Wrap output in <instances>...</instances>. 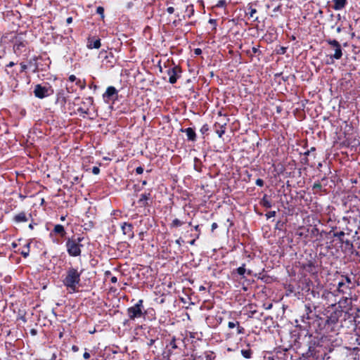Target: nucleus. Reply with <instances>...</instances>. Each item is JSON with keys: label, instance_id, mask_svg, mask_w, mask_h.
Masks as SVG:
<instances>
[{"label": "nucleus", "instance_id": "obj_60", "mask_svg": "<svg viewBox=\"0 0 360 360\" xmlns=\"http://www.w3.org/2000/svg\"><path fill=\"white\" fill-rule=\"evenodd\" d=\"M195 239H193V240H191V241L189 242V243H190L191 245H194V244H195Z\"/></svg>", "mask_w": 360, "mask_h": 360}, {"label": "nucleus", "instance_id": "obj_10", "mask_svg": "<svg viewBox=\"0 0 360 360\" xmlns=\"http://www.w3.org/2000/svg\"><path fill=\"white\" fill-rule=\"evenodd\" d=\"M101 40L89 37L87 39L86 46L89 49H99L101 47Z\"/></svg>", "mask_w": 360, "mask_h": 360}, {"label": "nucleus", "instance_id": "obj_62", "mask_svg": "<svg viewBox=\"0 0 360 360\" xmlns=\"http://www.w3.org/2000/svg\"><path fill=\"white\" fill-rule=\"evenodd\" d=\"M31 333H32V335H36L37 331H36L34 329H32V330H31Z\"/></svg>", "mask_w": 360, "mask_h": 360}, {"label": "nucleus", "instance_id": "obj_55", "mask_svg": "<svg viewBox=\"0 0 360 360\" xmlns=\"http://www.w3.org/2000/svg\"><path fill=\"white\" fill-rule=\"evenodd\" d=\"M218 227L217 226V224L214 222L212 224V231H214V229H216Z\"/></svg>", "mask_w": 360, "mask_h": 360}, {"label": "nucleus", "instance_id": "obj_26", "mask_svg": "<svg viewBox=\"0 0 360 360\" xmlns=\"http://www.w3.org/2000/svg\"><path fill=\"white\" fill-rule=\"evenodd\" d=\"M226 4H227V2L226 0H219V1H218V2L217 3V4L215 5L214 7L224 8L226 6Z\"/></svg>", "mask_w": 360, "mask_h": 360}, {"label": "nucleus", "instance_id": "obj_35", "mask_svg": "<svg viewBox=\"0 0 360 360\" xmlns=\"http://www.w3.org/2000/svg\"><path fill=\"white\" fill-rule=\"evenodd\" d=\"M345 236L344 231H338L334 233V236L338 238H342Z\"/></svg>", "mask_w": 360, "mask_h": 360}, {"label": "nucleus", "instance_id": "obj_34", "mask_svg": "<svg viewBox=\"0 0 360 360\" xmlns=\"http://www.w3.org/2000/svg\"><path fill=\"white\" fill-rule=\"evenodd\" d=\"M322 186L319 182L314 183L313 185V188L317 191L321 190Z\"/></svg>", "mask_w": 360, "mask_h": 360}, {"label": "nucleus", "instance_id": "obj_28", "mask_svg": "<svg viewBox=\"0 0 360 360\" xmlns=\"http://www.w3.org/2000/svg\"><path fill=\"white\" fill-rule=\"evenodd\" d=\"M248 15H249L250 18H253L254 15L257 13V10L252 6L248 7Z\"/></svg>", "mask_w": 360, "mask_h": 360}, {"label": "nucleus", "instance_id": "obj_49", "mask_svg": "<svg viewBox=\"0 0 360 360\" xmlns=\"http://www.w3.org/2000/svg\"><path fill=\"white\" fill-rule=\"evenodd\" d=\"M83 357L85 359H89L90 358V354L87 352H85L83 354Z\"/></svg>", "mask_w": 360, "mask_h": 360}, {"label": "nucleus", "instance_id": "obj_46", "mask_svg": "<svg viewBox=\"0 0 360 360\" xmlns=\"http://www.w3.org/2000/svg\"><path fill=\"white\" fill-rule=\"evenodd\" d=\"M252 51L253 53H255V54L260 53V51L259 50V46H257V47L253 46L252 49Z\"/></svg>", "mask_w": 360, "mask_h": 360}, {"label": "nucleus", "instance_id": "obj_64", "mask_svg": "<svg viewBox=\"0 0 360 360\" xmlns=\"http://www.w3.org/2000/svg\"><path fill=\"white\" fill-rule=\"evenodd\" d=\"M60 220L63 221H65V216H61L60 217Z\"/></svg>", "mask_w": 360, "mask_h": 360}, {"label": "nucleus", "instance_id": "obj_42", "mask_svg": "<svg viewBox=\"0 0 360 360\" xmlns=\"http://www.w3.org/2000/svg\"><path fill=\"white\" fill-rule=\"evenodd\" d=\"M92 173L96 175L100 173V169L98 167H94L92 168Z\"/></svg>", "mask_w": 360, "mask_h": 360}, {"label": "nucleus", "instance_id": "obj_12", "mask_svg": "<svg viewBox=\"0 0 360 360\" xmlns=\"http://www.w3.org/2000/svg\"><path fill=\"white\" fill-rule=\"evenodd\" d=\"M303 269L310 274H314L317 272L316 267L314 262L312 261H308L307 263L302 264Z\"/></svg>", "mask_w": 360, "mask_h": 360}, {"label": "nucleus", "instance_id": "obj_44", "mask_svg": "<svg viewBox=\"0 0 360 360\" xmlns=\"http://www.w3.org/2000/svg\"><path fill=\"white\" fill-rule=\"evenodd\" d=\"M136 172L138 174H141L143 172V168L142 167H136Z\"/></svg>", "mask_w": 360, "mask_h": 360}, {"label": "nucleus", "instance_id": "obj_53", "mask_svg": "<svg viewBox=\"0 0 360 360\" xmlns=\"http://www.w3.org/2000/svg\"><path fill=\"white\" fill-rule=\"evenodd\" d=\"M110 281L112 283H115L117 282V278L116 276H112L111 278H110Z\"/></svg>", "mask_w": 360, "mask_h": 360}, {"label": "nucleus", "instance_id": "obj_40", "mask_svg": "<svg viewBox=\"0 0 360 360\" xmlns=\"http://www.w3.org/2000/svg\"><path fill=\"white\" fill-rule=\"evenodd\" d=\"M255 184L257 186L262 187L264 186V181L262 179H257Z\"/></svg>", "mask_w": 360, "mask_h": 360}, {"label": "nucleus", "instance_id": "obj_45", "mask_svg": "<svg viewBox=\"0 0 360 360\" xmlns=\"http://www.w3.org/2000/svg\"><path fill=\"white\" fill-rule=\"evenodd\" d=\"M189 8H191V9H190V11H189V13H190V14H189V15H188V17L190 18L192 15H193V13H194V9H193V5H191L190 6H188V7H187V9H188Z\"/></svg>", "mask_w": 360, "mask_h": 360}, {"label": "nucleus", "instance_id": "obj_29", "mask_svg": "<svg viewBox=\"0 0 360 360\" xmlns=\"http://www.w3.org/2000/svg\"><path fill=\"white\" fill-rule=\"evenodd\" d=\"M77 111L83 115V117H85V115H87L89 113V108H79L77 109Z\"/></svg>", "mask_w": 360, "mask_h": 360}, {"label": "nucleus", "instance_id": "obj_23", "mask_svg": "<svg viewBox=\"0 0 360 360\" xmlns=\"http://www.w3.org/2000/svg\"><path fill=\"white\" fill-rule=\"evenodd\" d=\"M241 354L245 359H250L252 357V352L251 349H242Z\"/></svg>", "mask_w": 360, "mask_h": 360}, {"label": "nucleus", "instance_id": "obj_25", "mask_svg": "<svg viewBox=\"0 0 360 360\" xmlns=\"http://www.w3.org/2000/svg\"><path fill=\"white\" fill-rule=\"evenodd\" d=\"M245 266V264H243L242 266L236 269V271L240 276H244V274H245L246 269Z\"/></svg>", "mask_w": 360, "mask_h": 360}, {"label": "nucleus", "instance_id": "obj_4", "mask_svg": "<svg viewBox=\"0 0 360 360\" xmlns=\"http://www.w3.org/2000/svg\"><path fill=\"white\" fill-rule=\"evenodd\" d=\"M53 89L49 84L41 85L37 84L34 86V96L40 99L46 98L53 94Z\"/></svg>", "mask_w": 360, "mask_h": 360}, {"label": "nucleus", "instance_id": "obj_7", "mask_svg": "<svg viewBox=\"0 0 360 360\" xmlns=\"http://www.w3.org/2000/svg\"><path fill=\"white\" fill-rule=\"evenodd\" d=\"M181 73V70L178 66L168 68L167 74L169 76V82L172 84H175L178 78L180 77Z\"/></svg>", "mask_w": 360, "mask_h": 360}, {"label": "nucleus", "instance_id": "obj_43", "mask_svg": "<svg viewBox=\"0 0 360 360\" xmlns=\"http://www.w3.org/2000/svg\"><path fill=\"white\" fill-rule=\"evenodd\" d=\"M158 339V338H155V339L152 338V339H150V340H149V341H148V342L147 343L148 346V347L152 346V345L155 342V341H156Z\"/></svg>", "mask_w": 360, "mask_h": 360}, {"label": "nucleus", "instance_id": "obj_52", "mask_svg": "<svg viewBox=\"0 0 360 360\" xmlns=\"http://www.w3.org/2000/svg\"><path fill=\"white\" fill-rule=\"evenodd\" d=\"M285 51H286V48H285V47H281V49H280V51H278V53H279L280 54H284V53H285Z\"/></svg>", "mask_w": 360, "mask_h": 360}, {"label": "nucleus", "instance_id": "obj_59", "mask_svg": "<svg viewBox=\"0 0 360 360\" xmlns=\"http://www.w3.org/2000/svg\"><path fill=\"white\" fill-rule=\"evenodd\" d=\"M209 22H210V23H211V24H213V23H215V22H216V20H214V19H210V20H209Z\"/></svg>", "mask_w": 360, "mask_h": 360}, {"label": "nucleus", "instance_id": "obj_32", "mask_svg": "<svg viewBox=\"0 0 360 360\" xmlns=\"http://www.w3.org/2000/svg\"><path fill=\"white\" fill-rule=\"evenodd\" d=\"M238 323H239L238 321H236V322L229 321L228 323V327L229 328H233L236 327L237 326H238Z\"/></svg>", "mask_w": 360, "mask_h": 360}, {"label": "nucleus", "instance_id": "obj_36", "mask_svg": "<svg viewBox=\"0 0 360 360\" xmlns=\"http://www.w3.org/2000/svg\"><path fill=\"white\" fill-rule=\"evenodd\" d=\"M276 211H270L266 214V217L267 219H270L276 216Z\"/></svg>", "mask_w": 360, "mask_h": 360}, {"label": "nucleus", "instance_id": "obj_33", "mask_svg": "<svg viewBox=\"0 0 360 360\" xmlns=\"http://www.w3.org/2000/svg\"><path fill=\"white\" fill-rule=\"evenodd\" d=\"M237 327V334H244L245 333V329L242 326H240V323H238V326Z\"/></svg>", "mask_w": 360, "mask_h": 360}, {"label": "nucleus", "instance_id": "obj_16", "mask_svg": "<svg viewBox=\"0 0 360 360\" xmlns=\"http://www.w3.org/2000/svg\"><path fill=\"white\" fill-rule=\"evenodd\" d=\"M347 0H333V8L335 11H340L345 8Z\"/></svg>", "mask_w": 360, "mask_h": 360}, {"label": "nucleus", "instance_id": "obj_20", "mask_svg": "<svg viewBox=\"0 0 360 360\" xmlns=\"http://www.w3.org/2000/svg\"><path fill=\"white\" fill-rule=\"evenodd\" d=\"M30 248V243H26L24 245L22 250L20 251V253L22 255L23 257L26 258L29 256Z\"/></svg>", "mask_w": 360, "mask_h": 360}, {"label": "nucleus", "instance_id": "obj_19", "mask_svg": "<svg viewBox=\"0 0 360 360\" xmlns=\"http://www.w3.org/2000/svg\"><path fill=\"white\" fill-rule=\"evenodd\" d=\"M53 232L56 234H59L60 236H65L66 232L63 225L56 224L54 226Z\"/></svg>", "mask_w": 360, "mask_h": 360}, {"label": "nucleus", "instance_id": "obj_57", "mask_svg": "<svg viewBox=\"0 0 360 360\" xmlns=\"http://www.w3.org/2000/svg\"><path fill=\"white\" fill-rule=\"evenodd\" d=\"M86 100L88 101V103H89L90 105H91V104H92V103H93V100H92V98H87Z\"/></svg>", "mask_w": 360, "mask_h": 360}, {"label": "nucleus", "instance_id": "obj_17", "mask_svg": "<svg viewBox=\"0 0 360 360\" xmlns=\"http://www.w3.org/2000/svg\"><path fill=\"white\" fill-rule=\"evenodd\" d=\"M187 136V139L189 141H194L196 139V134L193 129L188 127L184 130H183Z\"/></svg>", "mask_w": 360, "mask_h": 360}, {"label": "nucleus", "instance_id": "obj_15", "mask_svg": "<svg viewBox=\"0 0 360 360\" xmlns=\"http://www.w3.org/2000/svg\"><path fill=\"white\" fill-rule=\"evenodd\" d=\"M13 219L16 223H22L27 221L29 220V217L25 212H22L15 214Z\"/></svg>", "mask_w": 360, "mask_h": 360}, {"label": "nucleus", "instance_id": "obj_21", "mask_svg": "<svg viewBox=\"0 0 360 360\" xmlns=\"http://www.w3.org/2000/svg\"><path fill=\"white\" fill-rule=\"evenodd\" d=\"M5 72L6 73V75H8L9 76L10 78H11L14 80L17 79V77H18L19 73H20V71L17 70L16 69H13L12 70L5 69Z\"/></svg>", "mask_w": 360, "mask_h": 360}, {"label": "nucleus", "instance_id": "obj_39", "mask_svg": "<svg viewBox=\"0 0 360 360\" xmlns=\"http://www.w3.org/2000/svg\"><path fill=\"white\" fill-rule=\"evenodd\" d=\"M27 69V65L23 63H20V72H25Z\"/></svg>", "mask_w": 360, "mask_h": 360}, {"label": "nucleus", "instance_id": "obj_56", "mask_svg": "<svg viewBox=\"0 0 360 360\" xmlns=\"http://www.w3.org/2000/svg\"><path fill=\"white\" fill-rule=\"evenodd\" d=\"M72 22V17H68V18L66 19V22H67V24H70Z\"/></svg>", "mask_w": 360, "mask_h": 360}, {"label": "nucleus", "instance_id": "obj_38", "mask_svg": "<svg viewBox=\"0 0 360 360\" xmlns=\"http://www.w3.org/2000/svg\"><path fill=\"white\" fill-rule=\"evenodd\" d=\"M167 11V13H169V14H173L175 11V9L172 6H168L166 9Z\"/></svg>", "mask_w": 360, "mask_h": 360}, {"label": "nucleus", "instance_id": "obj_24", "mask_svg": "<svg viewBox=\"0 0 360 360\" xmlns=\"http://www.w3.org/2000/svg\"><path fill=\"white\" fill-rule=\"evenodd\" d=\"M225 124L221 125L219 129H216V133L218 134L219 138H221L225 133Z\"/></svg>", "mask_w": 360, "mask_h": 360}, {"label": "nucleus", "instance_id": "obj_3", "mask_svg": "<svg viewBox=\"0 0 360 360\" xmlns=\"http://www.w3.org/2000/svg\"><path fill=\"white\" fill-rule=\"evenodd\" d=\"M143 302V300H139L134 306L127 309V315L131 320H135L144 316Z\"/></svg>", "mask_w": 360, "mask_h": 360}, {"label": "nucleus", "instance_id": "obj_14", "mask_svg": "<svg viewBox=\"0 0 360 360\" xmlns=\"http://www.w3.org/2000/svg\"><path fill=\"white\" fill-rule=\"evenodd\" d=\"M150 198V193H142L140 196V198L138 201V202L141 205L142 207H146L148 205V200Z\"/></svg>", "mask_w": 360, "mask_h": 360}, {"label": "nucleus", "instance_id": "obj_31", "mask_svg": "<svg viewBox=\"0 0 360 360\" xmlns=\"http://www.w3.org/2000/svg\"><path fill=\"white\" fill-rule=\"evenodd\" d=\"M169 345L173 349H175L178 347V346L176 344V338L174 337L172 340H171Z\"/></svg>", "mask_w": 360, "mask_h": 360}, {"label": "nucleus", "instance_id": "obj_13", "mask_svg": "<svg viewBox=\"0 0 360 360\" xmlns=\"http://www.w3.org/2000/svg\"><path fill=\"white\" fill-rule=\"evenodd\" d=\"M338 292L341 294H347L350 290V287L347 285V283H344L342 281H340L338 284Z\"/></svg>", "mask_w": 360, "mask_h": 360}, {"label": "nucleus", "instance_id": "obj_6", "mask_svg": "<svg viewBox=\"0 0 360 360\" xmlns=\"http://www.w3.org/2000/svg\"><path fill=\"white\" fill-rule=\"evenodd\" d=\"M342 310H336L332 312L330 316L327 317L326 325L328 327H330L331 330H334L338 323L340 317L342 316Z\"/></svg>", "mask_w": 360, "mask_h": 360}, {"label": "nucleus", "instance_id": "obj_41", "mask_svg": "<svg viewBox=\"0 0 360 360\" xmlns=\"http://www.w3.org/2000/svg\"><path fill=\"white\" fill-rule=\"evenodd\" d=\"M96 11H97V13L100 14L102 17H103L104 9L103 7L98 6L97 8Z\"/></svg>", "mask_w": 360, "mask_h": 360}, {"label": "nucleus", "instance_id": "obj_54", "mask_svg": "<svg viewBox=\"0 0 360 360\" xmlns=\"http://www.w3.org/2000/svg\"><path fill=\"white\" fill-rule=\"evenodd\" d=\"M72 350L74 352H77L78 350H79V347L76 345H73L72 347Z\"/></svg>", "mask_w": 360, "mask_h": 360}, {"label": "nucleus", "instance_id": "obj_18", "mask_svg": "<svg viewBox=\"0 0 360 360\" xmlns=\"http://www.w3.org/2000/svg\"><path fill=\"white\" fill-rule=\"evenodd\" d=\"M215 355L212 352H205L198 356L200 360H214Z\"/></svg>", "mask_w": 360, "mask_h": 360}, {"label": "nucleus", "instance_id": "obj_50", "mask_svg": "<svg viewBox=\"0 0 360 360\" xmlns=\"http://www.w3.org/2000/svg\"><path fill=\"white\" fill-rule=\"evenodd\" d=\"M165 4L167 6V7L172 6V5L174 4L172 0H166Z\"/></svg>", "mask_w": 360, "mask_h": 360}, {"label": "nucleus", "instance_id": "obj_47", "mask_svg": "<svg viewBox=\"0 0 360 360\" xmlns=\"http://www.w3.org/2000/svg\"><path fill=\"white\" fill-rule=\"evenodd\" d=\"M194 53H195V55H197V56L200 55V54L202 53V50H201L200 49H199V48L195 49L194 50Z\"/></svg>", "mask_w": 360, "mask_h": 360}, {"label": "nucleus", "instance_id": "obj_22", "mask_svg": "<svg viewBox=\"0 0 360 360\" xmlns=\"http://www.w3.org/2000/svg\"><path fill=\"white\" fill-rule=\"evenodd\" d=\"M261 205L266 208H271L272 207V204L271 201L269 200L266 195H264L261 200Z\"/></svg>", "mask_w": 360, "mask_h": 360}, {"label": "nucleus", "instance_id": "obj_30", "mask_svg": "<svg viewBox=\"0 0 360 360\" xmlns=\"http://www.w3.org/2000/svg\"><path fill=\"white\" fill-rule=\"evenodd\" d=\"M200 131L202 134H206L209 131L208 125L207 124H203Z\"/></svg>", "mask_w": 360, "mask_h": 360}, {"label": "nucleus", "instance_id": "obj_2", "mask_svg": "<svg viewBox=\"0 0 360 360\" xmlns=\"http://www.w3.org/2000/svg\"><path fill=\"white\" fill-rule=\"evenodd\" d=\"M83 238L78 237L77 238H68L65 242L66 250L68 255L71 257H78L81 255V248L83 246L81 244Z\"/></svg>", "mask_w": 360, "mask_h": 360}, {"label": "nucleus", "instance_id": "obj_1", "mask_svg": "<svg viewBox=\"0 0 360 360\" xmlns=\"http://www.w3.org/2000/svg\"><path fill=\"white\" fill-rule=\"evenodd\" d=\"M81 273L77 269L70 268L67 271V275L63 280V284L68 288L75 291L77 285L80 282Z\"/></svg>", "mask_w": 360, "mask_h": 360}, {"label": "nucleus", "instance_id": "obj_58", "mask_svg": "<svg viewBox=\"0 0 360 360\" xmlns=\"http://www.w3.org/2000/svg\"><path fill=\"white\" fill-rule=\"evenodd\" d=\"M11 245L13 248H15L18 246V244L15 242H13L12 243Z\"/></svg>", "mask_w": 360, "mask_h": 360}, {"label": "nucleus", "instance_id": "obj_61", "mask_svg": "<svg viewBox=\"0 0 360 360\" xmlns=\"http://www.w3.org/2000/svg\"><path fill=\"white\" fill-rule=\"evenodd\" d=\"M194 229H195V231H199V225H196V226H194Z\"/></svg>", "mask_w": 360, "mask_h": 360}, {"label": "nucleus", "instance_id": "obj_37", "mask_svg": "<svg viewBox=\"0 0 360 360\" xmlns=\"http://www.w3.org/2000/svg\"><path fill=\"white\" fill-rule=\"evenodd\" d=\"M344 281V283H347V285L349 286V284H351L352 281L349 277L348 276H343L342 279L341 280Z\"/></svg>", "mask_w": 360, "mask_h": 360}, {"label": "nucleus", "instance_id": "obj_9", "mask_svg": "<svg viewBox=\"0 0 360 360\" xmlns=\"http://www.w3.org/2000/svg\"><path fill=\"white\" fill-rule=\"evenodd\" d=\"M123 234L128 236L129 238L134 237L133 226L131 224L124 222L121 226Z\"/></svg>", "mask_w": 360, "mask_h": 360}, {"label": "nucleus", "instance_id": "obj_8", "mask_svg": "<svg viewBox=\"0 0 360 360\" xmlns=\"http://www.w3.org/2000/svg\"><path fill=\"white\" fill-rule=\"evenodd\" d=\"M319 359V354L316 349L315 344L310 343L308 349L302 354V360H311V359Z\"/></svg>", "mask_w": 360, "mask_h": 360}, {"label": "nucleus", "instance_id": "obj_48", "mask_svg": "<svg viewBox=\"0 0 360 360\" xmlns=\"http://www.w3.org/2000/svg\"><path fill=\"white\" fill-rule=\"evenodd\" d=\"M15 65V63L14 62H10L8 64H7L6 65V68L5 69H8V70L9 68H12Z\"/></svg>", "mask_w": 360, "mask_h": 360}, {"label": "nucleus", "instance_id": "obj_51", "mask_svg": "<svg viewBox=\"0 0 360 360\" xmlns=\"http://www.w3.org/2000/svg\"><path fill=\"white\" fill-rule=\"evenodd\" d=\"M76 79H77L76 77L73 75H72L69 77V81H70L72 82H75L76 80Z\"/></svg>", "mask_w": 360, "mask_h": 360}, {"label": "nucleus", "instance_id": "obj_63", "mask_svg": "<svg viewBox=\"0 0 360 360\" xmlns=\"http://www.w3.org/2000/svg\"><path fill=\"white\" fill-rule=\"evenodd\" d=\"M146 184H147V181H146V180L142 181L143 186H146Z\"/></svg>", "mask_w": 360, "mask_h": 360}, {"label": "nucleus", "instance_id": "obj_5", "mask_svg": "<svg viewBox=\"0 0 360 360\" xmlns=\"http://www.w3.org/2000/svg\"><path fill=\"white\" fill-rule=\"evenodd\" d=\"M326 42L329 45H330L332 48H333L335 51L334 54L330 56V58L332 60V61L328 62V64H332L333 59L339 60L342 58V50L340 43L335 39H328L326 40Z\"/></svg>", "mask_w": 360, "mask_h": 360}, {"label": "nucleus", "instance_id": "obj_11", "mask_svg": "<svg viewBox=\"0 0 360 360\" xmlns=\"http://www.w3.org/2000/svg\"><path fill=\"white\" fill-rule=\"evenodd\" d=\"M117 94V91L114 86H109L107 88L105 92L103 94V98L105 101L112 100V97Z\"/></svg>", "mask_w": 360, "mask_h": 360}, {"label": "nucleus", "instance_id": "obj_27", "mask_svg": "<svg viewBox=\"0 0 360 360\" xmlns=\"http://www.w3.org/2000/svg\"><path fill=\"white\" fill-rule=\"evenodd\" d=\"M182 224H183V222L181 221L178 219H174L172 223V226L174 227H179V226H181Z\"/></svg>", "mask_w": 360, "mask_h": 360}]
</instances>
